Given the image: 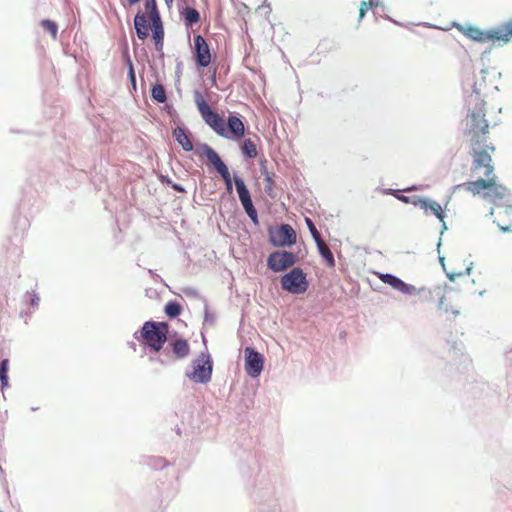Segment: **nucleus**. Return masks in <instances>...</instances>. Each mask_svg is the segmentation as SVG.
<instances>
[{"label":"nucleus","instance_id":"obj_1","mask_svg":"<svg viewBox=\"0 0 512 512\" xmlns=\"http://www.w3.org/2000/svg\"><path fill=\"white\" fill-rule=\"evenodd\" d=\"M469 104L472 106L465 118L464 135L469 145V154L475 167L480 165L488 166L491 155L496 147L489 142V123L486 119V103L476 94L471 98Z\"/></svg>","mask_w":512,"mask_h":512},{"label":"nucleus","instance_id":"obj_2","mask_svg":"<svg viewBox=\"0 0 512 512\" xmlns=\"http://www.w3.org/2000/svg\"><path fill=\"white\" fill-rule=\"evenodd\" d=\"M471 171L473 173L483 171L484 178L465 182L458 187L470 192L473 196H482L483 199L493 203L494 206L501 202H509L512 196L511 192L506 186L498 182V177L494 173L492 157L488 166L484 163V165L475 167V162H472Z\"/></svg>","mask_w":512,"mask_h":512},{"label":"nucleus","instance_id":"obj_3","mask_svg":"<svg viewBox=\"0 0 512 512\" xmlns=\"http://www.w3.org/2000/svg\"><path fill=\"white\" fill-rule=\"evenodd\" d=\"M378 277L383 283L391 286L395 290L403 294L412 296V304L429 303L432 302L433 300L432 292L429 289L416 288L415 286L407 284L398 277L388 273H379Z\"/></svg>","mask_w":512,"mask_h":512},{"label":"nucleus","instance_id":"obj_4","mask_svg":"<svg viewBox=\"0 0 512 512\" xmlns=\"http://www.w3.org/2000/svg\"><path fill=\"white\" fill-rule=\"evenodd\" d=\"M168 328L165 322L146 321L138 339L151 350L159 352L167 341Z\"/></svg>","mask_w":512,"mask_h":512},{"label":"nucleus","instance_id":"obj_5","mask_svg":"<svg viewBox=\"0 0 512 512\" xmlns=\"http://www.w3.org/2000/svg\"><path fill=\"white\" fill-rule=\"evenodd\" d=\"M194 102L204 122L219 136L228 137L224 119L211 109L200 91L194 92Z\"/></svg>","mask_w":512,"mask_h":512},{"label":"nucleus","instance_id":"obj_6","mask_svg":"<svg viewBox=\"0 0 512 512\" xmlns=\"http://www.w3.org/2000/svg\"><path fill=\"white\" fill-rule=\"evenodd\" d=\"M281 286L292 294H303L307 291L309 283L306 274L297 267L281 277Z\"/></svg>","mask_w":512,"mask_h":512},{"label":"nucleus","instance_id":"obj_7","mask_svg":"<svg viewBox=\"0 0 512 512\" xmlns=\"http://www.w3.org/2000/svg\"><path fill=\"white\" fill-rule=\"evenodd\" d=\"M213 365L208 354L202 353L193 361L192 371L187 372V377L196 383H207L211 380Z\"/></svg>","mask_w":512,"mask_h":512},{"label":"nucleus","instance_id":"obj_8","mask_svg":"<svg viewBox=\"0 0 512 512\" xmlns=\"http://www.w3.org/2000/svg\"><path fill=\"white\" fill-rule=\"evenodd\" d=\"M269 240L275 247H290L296 243L297 235L289 224L272 227L268 231Z\"/></svg>","mask_w":512,"mask_h":512},{"label":"nucleus","instance_id":"obj_9","mask_svg":"<svg viewBox=\"0 0 512 512\" xmlns=\"http://www.w3.org/2000/svg\"><path fill=\"white\" fill-rule=\"evenodd\" d=\"M494 222L504 232L512 231V197L509 202H501L491 209Z\"/></svg>","mask_w":512,"mask_h":512},{"label":"nucleus","instance_id":"obj_10","mask_svg":"<svg viewBox=\"0 0 512 512\" xmlns=\"http://www.w3.org/2000/svg\"><path fill=\"white\" fill-rule=\"evenodd\" d=\"M297 261L296 256L288 251H275L267 259L268 267L274 272H281L292 267Z\"/></svg>","mask_w":512,"mask_h":512},{"label":"nucleus","instance_id":"obj_11","mask_svg":"<svg viewBox=\"0 0 512 512\" xmlns=\"http://www.w3.org/2000/svg\"><path fill=\"white\" fill-rule=\"evenodd\" d=\"M234 182H235L236 190H237V193L239 196V200H240L245 212L247 213L249 218L255 224H257L258 223V215H257V211L253 205L249 190L247 189L244 181L241 178L235 176Z\"/></svg>","mask_w":512,"mask_h":512},{"label":"nucleus","instance_id":"obj_12","mask_svg":"<svg viewBox=\"0 0 512 512\" xmlns=\"http://www.w3.org/2000/svg\"><path fill=\"white\" fill-rule=\"evenodd\" d=\"M489 42L498 46L512 42V18L489 30Z\"/></svg>","mask_w":512,"mask_h":512},{"label":"nucleus","instance_id":"obj_13","mask_svg":"<svg viewBox=\"0 0 512 512\" xmlns=\"http://www.w3.org/2000/svg\"><path fill=\"white\" fill-rule=\"evenodd\" d=\"M194 58L199 67H208L212 60L210 48L204 37L197 35L194 37Z\"/></svg>","mask_w":512,"mask_h":512},{"label":"nucleus","instance_id":"obj_14","mask_svg":"<svg viewBox=\"0 0 512 512\" xmlns=\"http://www.w3.org/2000/svg\"><path fill=\"white\" fill-rule=\"evenodd\" d=\"M245 370L248 375L252 377H257L263 370L264 358L262 354L255 351L251 347H246L245 350Z\"/></svg>","mask_w":512,"mask_h":512},{"label":"nucleus","instance_id":"obj_15","mask_svg":"<svg viewBox=\"0 0 512 512\" xmlns=\"http://www.w3.org/2000/svg\"><path fill=\"white\" fill-rule=\"evenodd\" d=\"M413 205L420 207L427 215L429 212L435 215L441 222H444L445 214L442 206L436 201L428 198H417L412 202Z\"/></svg>","mask_w":512,"mask_h":512},{"label":"nucleus","instance_id":"obj_16","mask_svg":"<svg viewBox=\"0 0 512 512\" xmlns=\"http://www.w3.org/2000/svg\"><path fill=\"white\" fill-rule=\"evenodd\" d=\"M168 347L176 359H184L190 354V345L188 341L181 337H172L169 340Z\"/></svg>","mask_w":512,"mask_h":512},{"label":"nucleus","instance_id":"obj_17","mask_svg":"<svg viewBox=\"0 0 512 512\" xmlns=\"http://www.w3.org/2000/svg\"><path fill=\"white\" fill-rule=\"evenodd\" d=\"M227 138L240 139L244 136L245 125L243 121L235 116L230 115L227 119Z\"/></svg>","mask_w":512,"mask_h":512},{"label":"nucleus","instance_id":"obj_18","mask_svg":"<svg viewBox=\"0 0 512 512\" xmlns=\"http://www.w3.org/2000/svg\"><path fill=\"white\" fill-rule=\"evenodd\" d=\"M202 150L209 163L214 166V168L220 175L228 171L227 166L224 164V162L221 160L220 156L214 149H212L209 145L204 144L202 146Z\"/></svg>","mask_w":512,"mask_h":512},{"label":"nucleus","instance_id":"obj_19","mask_svg":"<svg viewBox=\"0 0 512 512\" xmlns=\"http://www.w3.org/2000/svg\"><path fill=\"white\" fill-rule=\"evenodd\" d=\"M150 18L146 14L138 13L134 19V26L136 29L137 36L140 40H144L148 36V30L150 27Z\"/></svg>","mask_w":512,"mask_h":512},{"label":"nucleus","instance_id":"obj_20","mask_svg":"<svg viewBox=\"0 0 512 512\" xmlns=\"http://www.w3.org/2000/svg\"><path fill=\"white\" fill-rule=\"evenodd\" d=\"M459 30L471 40L480 43L489 42V30L482 31L481 29L475 26L461 27L459 28Z\"/></svg>","mask_w":512,"mask_h":512},{"label":"nucleus","instance_id":"obj_21","mask_svg":"<svg viewBox=\"0 0 512 512\" xmlns=\"http://www.w3.org/2000/svg\"><path fill=\"white\" fill-rule=\"evenodd\" d=\"M173 135L183 150L189 152L193 150V143L186 133L185 129L177 127L173 131Z\"/></svg>","mask_w":512,"mask_h":512},{"label":"nucleus","instance_id":"obj_22","mask_svg":"<svg viewBox=\"0 0 512 512\" xmlns=\"http://www.w3.org/2000/svg\"><path fill=\"white\" fill-rule=\"evenodd\" d=\"M316 245L320 255L325 260L326 265L330 268H333L335 266V259L328 245L324 242L323 239L316 241Z\"/></svg>","mask_w":512,"mask_h":512},{"label":"nucleus","instance_id":"obj_23","mask_svg":"<svg viewBox=\"0 0 512 512\" xmlns=\"http://www.w3.org/2000/svg\"><path fill=\"white\" fill-rule=\"evenodd\" d=\"M145 10V14L149 16L151 23H157L159 21L160 15L155 0H145Z\"/></svg>","mask_w":512,"mask_h":512},{"label":"nucleus","instance_id":"obj_24","mask_svg":"<svg viewBox=\"0 0 512 512\" xmlns=\"http://www.w3.org/2000/svg\"><path fill=\"white\" fill-rule=\"evenodd\" d=\"M241 150H242L243 154L248 158L257 157V154H258L257 146L254 143V141L251 139H245L243 141Z\"/></svg>","mask_w":512,"mask_h":512},{"label":"nucleus","instance_id":"obj_25","mask_svg":"<svg viewBox=\"0 0 512 512\" xmlns=\"http://www.w3.org/2000/svg\"><path fill=\"white\" fill-rule=\"evenodd\" d=\"M151 97L158 103H164L167 100L166 90L163 85L156 84L152 87Z\"/></svg>","mask_w":512,"mask_h":512},{"label":"nucleus","instance_id":"obj_26","mask_svg":"<svg viewBox=\"0 0 512 512\" xmlns=\"http://www.w3.org/2000/svg\"><path fill=\"white\" fill-rule=\"evenodd\" d=\"M153 28V38L155 40V44L158 47H162L163 45V37L164 31L161 24V19L157 23H151Z\"/></svg>","mask_w":512,"mask_h":512},{"label":"nucleus","instance_id":"obj_27","mask_svg":"<svg viewBox=\"0 0 512 512\" xmlns=\"http://www.w3.org/2000/svg\"><path fill=\"white\" fill-rule=\"evenodd\" d=\"M8 370H9V360L3 359L0 363V382L1 389L4 390L9 386L8 383Z\"/></svg>","mask_w":512,"mask_h":512},{"label":"nucleus","instance_id":"obj_28","mask_svg":"<svg viewBox=\"0 0 512 512\" xmlns=\"http://www.w3.org/2000/svg\"><path fill=\"white\" fill-rule=\"evenodd\" d=\"M261 173L264 176V180L266 182L265 191L268 195H272L274 189V174L270 173L266 167H261Z\"/></svg>","mask_w":512,"mask_h":512},{"label":"nucleus","instance_id":"obj_29","mask_svg":"<svg viewBox=\"0 0 512 512\" xmlns=\"http://www.w3.org/2000/svg\"><path fill=\"white\" fill-rule=\"evenodd\" d=\"M187 25H193L200 20L199 12L191 7H187L183 12Z\"/></svg>","mask_w":512,"mask_h":512},{"label":"nucleus","instance_id":"obj_30","mask_svg":"<svg viewBox=\"0 0 512 512\" xmlns=\"http://www.w3.org/2000/svg\"><path fill=\"white\" fill-rule=\"evenodd\" d=\"M182 308L177 302H168L165 306V313L170 318H175L181 314Z\"/></svg>","mask_w":512,"mask_h":512},{"label":"nucleus","instance_id":"obj_31","mask_svg":"<svg viewBox=\"0 0 512 512\" xmlns=\"http://www.w3.org/2000/svg\"><path fill=\"white\" fill-rule=\"evenodd\" d=\"M41 26L45 31H47L53 39H56L58 33V26L54 21L51 20H42Z\"/></svg>","mask_w":512,"mask_h":512},{"label":"nucleus","instance_id":"obj_32","mask_svg":"<svg viewBox=\"0 0 512 512\" xmlns=\"http://www.w3.org/2000/svg\"><path fill=\"white\" fill-rule=\"evenodd\" d=\"M374 6H377V3L374 0L362 1L359 8V19H362L367 11L372 9Z\"/></svg>","mask_w":512,"mask_h":512},{"label":"nucleus","instance_id":"obj_33","mask_svg":"<svg viewBox=\"0 0 512 512\" xmlns=\"http://www.w3.org/2000/svg\"><path fill=\"white\" fill-rule=\"evenodd\" d=\"M306 225L314 239V241H318L319 239H322L320 233L318 232L316 226L314 225L313 221L310 218L305 219Z\"/></svg>","mask_w":512,"mask_h":512},{"label":"nucleus","instance_id":"obj_34","mask_svg":"<svg viewBox=\"0 0 512 512\" xmlns=\"http://www.w3.org/2000/svg\"><path fill=\"white\" fill-rule=\"evenodd\" d=\"M127 65H128V76H129L130 82H131L132 86L135 88L136 87V77H135L133 63L130 58H127Z\"/></svg>","mask_w":512,"mask_h":512},{"label":"nucleus","instance_id":"obj_35","mask_svg":"<svg viewBox=\"0 0 512 512\" xmlns=\"http://www.w3.org/2000/svg\"><path fill=\"white\" fill-rule=\"evenodd\" d=\"M221 177L223 178V180L225 182L227 191L231 192L232 191V179H231V175H230L229 170L224 172V173H222Z\"/></svg>","mask_w":512,"mask_h":512},{"label":"nucleus","instance_id":"obj_36","mask_svg":"<svg viewBox=\"0 0 512 512\" xmlns=\"http://www.w3.org/2000/svg\"><path fill=\"white\" fill-rule=\"evenodd\" d=\"M167 183L172 187L173 190L181 193L185 192L184 188L181 185L172 183L170 180H167Z\"/></svg>","mask_w":512,"mask_h":512},{"label":"nucleus","instance_id":"obj_37","mask_svg":"<svg viewBox=\"0 0 512 512\" xmlns=\"http://www.w3.org/2000/svg\"><path fill=\"white\" fill-rule=\"evenodd\" d=\"M140 0H122V4L125 6L126 4L132 6L138 3Z\"/></svg>","mask_w":512,"mask_h":512},{"label":"nucleus","instance_id":"obj_38","mask_svg":"<svg viewBox=\"0 0 512 512\" xmlns=\"http://www.w3.org/2000/svg\"><path fill=\"white\" fill-rule=\"evenodd\" d=\"M397 198L404 203H410V199L407 196L399 195V196H397Z\"/></svg>","mask_w":512,"mask_h":512},{"label":"nucleus","instance_id":"obj_39","mask_svg":"<svg viewBox=\"0 0 512 512\" xmlns=\"http://www.w3.org/2000/svg\"><path fill=\"white\" fill-rule=\"evenodd\" d=\"M173 1H174V0H165V3H166L168 6H170V5H172Z\"/></svg>","mask_w":512,"mask_h":512},{"label":"nucleus","instance_id":"obj_40","mask_svg":"<svg viewBox=\"0 0 512 512\" xmlns=\"http://www.w3.org/2000/svg\"><path fill=\"white\" fill-rule=\"evenodd\" d=\"M454 277H455V275H454V274H450V275H449L450 280H454Z\"/></svg>","mask_w":512,"mask_h":512}]
</instances>
